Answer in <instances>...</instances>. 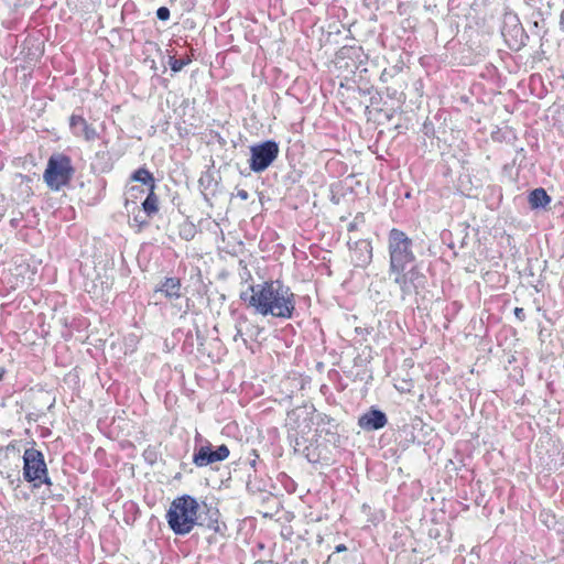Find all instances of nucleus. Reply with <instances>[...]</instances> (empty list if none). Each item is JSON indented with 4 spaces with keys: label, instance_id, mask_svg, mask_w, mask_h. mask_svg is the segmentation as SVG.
<instances>
[{
    "label": "nucleus",
    "instance_id": "f257e3e1",
    "mask_svg": "<svg viewBox=\"0 0 564 564\" xmlns=\"http://www.w3.org/2000/svg\"><path fill=\"white\" fill-rule=\"evenodd\" d=\"M389 275L400 288L402 297L417 293L426 283L413 252V240L401 229L388 234Z\"/></svg>",
    "mask_w": 564,
    "mask_h": 564
},
{
    "label": "nucleus",
    "instance_id": "f03ea898",
    "mask_svg": "<svg viewBox=\"0 0 564 564\" xmlns=\"http://www.w3.org/2000/svg\"><path fill=\"white\" fill-rule=\"evenodd\" d=\"M240 299L263 316L290 319L295 311V294L280 280L251 285Z\"/></svg>",
    "mask_w": 564,
    "mask_h": 564
},
{
    "label": "nucleus",
    "instance_id": "7ed1b4c3",
    "mask_svg": "<svg viewBox=\"0 0 564 564\" xmlns=\"http://www.w3.org/2000/svg\"><path fill=\"white\" fill-rule=\"evenodd\" d=\"M200 505L189 495L176 497L165 514L169 528L175 535H186L197 524Z\"/></svg>",
    "mask_w": 564,
    "mask_h": 564
},
{
    "label": "nucleus",
    "instance_id": "20e7f679",
    "mask_svg": "<svg viewBox=\"0 0 564 564\" xmlns=\"http://www.w3.org/2000/svg\"><path fill=\"white\" fill-rule=\"evenodd\" d=\"M74 172L70 158L56 153L48 158L43 178L50 189L59 191L70 183Z\"/></svg>",
    "mask_w": 564,
    "mask_h": 564
},
{
    "label": "nucleus",
    "instance_id": "39448f33",
    "mask_svg": "<svg viewBox=\"0 0 564 564\" xmlns=\"http://www.w3.org/2000/svg\"><path fill=\"white\" fill-rule=\"evenodd\" d=\"M23 479L33 484L34 488L41 485L52 486L44 455L41 451L30 447L23 453Z\"/></svg>",
    "mask_w": 564,
    "mask_h": 564
},
{
    "label": "nucleus",
    "instance_id": "423d86ee",
    "mask_svg": "<svg viewBox=\"0 0 564 564\" xmlns=\"http://www.w3.org/2000/svg\"><path fill=\"white\" fill-rule=\"evenodd\" d=\"M279 144L274 140H265L250 148L249 167L254 173L265 171L279 155Z\"/></svg>",
    "mask_w": 564,
    "mask_h": 564
},
{
    "label": "nucleus",
    "instance_id": "0eeeda50",
    "mask_svg": "<svg viewBox=\"0 0 564 564\" xmlns=\"http://www.w3.org/2000/svg\"><path fill=\"white\" fill-rule=\"evenodd\" d=\"M198 527L205 528L213 532L209 536H207L208 544L217 543L218 535L223 539L226 538L227 524L220 521V512L216 507H213L207 503H203L200 506L197 517Z\"/></svg>",
    "mask_w": 564,
    "mask_h": 564
},
{
    "label": "nucleus",
    "instance_id": "6e6552de",
    "mask_svg": "<svg viewBox=\"0 0 564 564\" xmlns=\"http://www.w3.org/2000/svg\"><path fill=\"white\" fill-rule=\"evenodd\" d=\"M501 35L503 36L508 46L513 51L521 50L528 40V35L514 13H506L501 28Z\"/></svg>",
    "mask_w": 564,
    "mask_h": 564
},
{
    "label": "nucleus",
    "instance_id": "1a4fd4ad",
    "mask_svg": "<svg viewBox=\"0 0 564 564\" xmlns=\"http://www.w3.org/2000/svg\"><path fill=\"white\" fill-rule=\"evenodd\" d=\"M230 452L227 445L221 444L217 447L207 442L206 445L196 447L193 454V464L196 467H206L213 463L223 462L228 458Z\"/></svg>",
    "mask_w": 564,
    "mask_h": 564
},
{
    "label": "nucleus",
    "instance_id": "9d476101",
    "mask_svg": "<svg viewBox=\"0 0 564 564\" xmlns=\"http://www.w3.org/2000/svg\"><path fill=\"white\" fill-rule=\"evenodd\" d=\"M310 422L316 424V433L322 436H328L327 441L329 443L336 444L339 440L338 435V424L335 419L325 414V413H316L315 415L310 417Z\"/></svg>",
    "mask_w": 564,
    "mask_h": 564
},
{
    "label": "nucleus",
    "instance_id": "9b49d317",
    "mask_svg": "<svg viewBox=\"0 0 564 564\" xmlns=\"http://www.w3.org/2000/svg\"><path fill=\"white\" fill-rule=\"evenodd\" d=\"M387 414L375 406H371L367 412L358 417V426L366 432L381 430L387 425Z\"/></svg>",
    "mask_w": 564,
    "mask_h": 564
},
{
    "label": "nucleus",
    "instance_id": "f8f14e48",
    "mask_svg": "<svg viewBox=\"0 0 564 564\" xmlns=\"http://www.w3.org/2000/svg\"><path fill=\"white\" fill-rule=\"evenodd\" d=\"M69 128L74 135L83 137L86 141H94L98 138L96 129L82 116L72 115L69 118Z\"/></svg>",
    "mask_w": 564,
    "mask_h": 564
},
{
    "label": "nucleus",
    "instance_id": "ddd939ff",
    "mask_svg": "<svg viewBox=\"0 0 564 564\" xmlns=\"http://www.w3.org/2000/svg\"><path fill=\"white\" fill-rule=\"evenodd\" d=\"M350 250L354 252L355 262L357 267H366L372 259V246L366 239H359L352 245L348 242Z\"/></svg>",
    "mask_w": 564,
    "mask_h": 564
},
{
    "label": "nucleus",
    "instance_id": "4468645a",
    "mask_svg": "<svg viewBox=\"0 0 564 564\" xmlns=\"http://www.w3.org/2000/svg\"><path fill=\"white\" fill-rule=\"evenodd\" d=\"M156 293H162L167 300H177L182 296V283L178 278H165L155 289Z\"/></svg>",
    "mask_w": 564,
    "mask_h": 564
},
{
    "label": "nucleus",
    "instance_id": "2eb2a0df",
    "mask_svg": "<svg viewBox=\"0 0 564 564\" xmlns=\"http://www.w3.org/2000/svg\"><path fill=\"white\" fill-rule=\"evenodd\" d=\"M528 202L532 209H544L551 203V197L544 188L538 187L530 192Z\"/></svg>",
    "mask_w": 564,
    "mask_h": 564
},
{
    "label": "nucleus",
    "instance_id": "dca6fc26",
    "mask_svg": "<svg viewBox=\"0 0 564 564\" xmlns=\"http://www.w3.org/2000/svg\"><path fill=\"white\" fill-rule=\"evenodd\" d=\"M131 180L148 186L149 189L155 188V181L153 174L145 167H140L135 170L131 175Z\"/></svg>",
    "mask_w": 564,
    "mask_h": 564
},
{
    "label": "nucleus",
    "instance_id": "f3484780",
    "mask_svg": "<svg viewBox=\"0 0 564 564\" xmlns=\"http://www.w3.org/2000/svg\"><path fill=\"white\" fill-rule=\"evenodd\" d=\"M198 184L205 199H207L208 194H214L216 192L217 182L214 180L213 174L209 172H205L200 175Z\"/></svg>",
    "mask_w": 564,
    "mask_h": 564
},
{
    "label": "nucleus",
    "instance_id": "a211bd4d",
    "mask_svg": "<svg viewBox=\"0 0 564 564\" xmlns=\"http://www.w3.org/2000/svg\"><path fill=\"white\" fill-rule=\"evenodd\" d=\"M142 209L148 217H152L159 210V199L154 188H150L145 199L142 203Z\"/></svg>",
    "mask_w": 564,
    "mask_h": 564
},
{
    "label": "nucleus",
    "instance_id": "6ab92c4d",
    "mask_svg": "<svg viewBox=\"0 0 564 564\" xmlns=\"http://www.w3.org/2000/svg\"><path fill=\"white\" fill-rule=\"evenodd\" d=\"M243 324H246V315L245 314H238L235 317L236 334L234 336V340L237 341L238 338H241L243 344H245V346L247 347L248 346V339H247L245 333L242 332Z\"/></svg>",
    "mask_w": 564,
    "mask_h": 564
},
{
    "label": "nucleus",
    "instance_id": "aec40b11",
    "mask_svg": "<svg viewBox=\"0 0 564 564\" xmlns=\"http://www.w3.org/2000/svg\"><path fill=\"white\" fill-rule=\"evenodd\" d=\"M242 332L245 333L246 337L256 340L260 333L262 332V328L251 323L249 318L246 316V324H243L242 326Z\"/></svg>",
    "mask_w": 564,
    "mask_h": 564
},
{
    "label": "nucleus",
    "instance_id": "412c9836",
    "mask_svg": "<svg viewBox=\"0 0 564 564\" xmlns=\"http://www.w3.org/2000/svg\"><path fill=\"white\" fill-rule=\"evenodd\" d=\"M192 62L189 57L185 58H175L174 56H170V67L174 73L181 72L186 65Z\"/></svg>",
    "mask_w": 564,
    "mask_h": 564
},
{
    "label": "nucleus",
    "instance_id": "4be33fe9",
    "mask_svg": "<svg viewBox=\"0 0 564 564\" xmlns=\"http://www.w3.org/2000/svg\"><path fill=\"white\" fill-rule=\"evenodd\" d=\"M301 415H302V411H300L299 409H294L288 413V417H289L288 425L290 426L291 430H297L301 427L300 424H295V422L292 423V421L299 420L301 417Z\"/></svg>",
    "mask_w": 564,
    "mask_h": 564
},
{
    "label": "nucleus",
    "instance_id": "5701e85b",
    "mask_svg": "<svg viewBox=\"0 0 564 564\" xmlns=\"http://www.w3.org/2000/svg\"><path fill=\"white\" fill-rule=\"evenodd\" d=\"M170 9L167 7H160L156 10V18L161 21H167L170 19Z\"/></svg>",
    "mask_w": 564,
    "mask_h": 564
},
{
    "label": "nucleus",
    "instance_id": "b1692460",
    "mask_svg": "<svg viewBox=\"0 0 564 564\" xmlns=\"http://www.w3.org/2000/svg\"><path fill=\"white\" fill-rule=\"evenodd\" d=\"M259 459V455L257 453L256 449H252L251 453H250V457H249V465L256 469V466H257V462Z\"/></svg>",
    "mask_w": 564,
    "mask_h": 564
},
{
    "label": "nucleus",
    "instance_id": "393cba45",
    "mask_svg": "<svg viewBox=\"0 0 564 564\" xmlns=\"http://www.w3.org/2000/svg\"><path fill=\"white\" fill-rule=\"evenodd\" d=\"M514 316L520 321L523 322L525 319V312L522 307H516L514 308Z\"/></svg>",
    "mask_w": 564,
    "mask_h": 564
},
{
    "label": "nucleus",
    "instance_id": "a878e982",
    "mask_svg": "<svg viewBox=\"0 0 564 564\" xmlns=\"http://www.w3.org/2000/svg\"><path fill=\"white\" fill-rule=\"evenodd\" d=\"M138 193H143V189L140 188L138 185H133L129 188L128 194L131 196H135Z\"/></svg>",
    "mask_w": 564,
    "mask_h": 564
},
{
    "label": "nucleus",
    "instance_id": "bb28decb",
    "mask_svg": "<svg viewBox=\"0 0 564 564\" xmlns=\"http://www.w3.org/2000/svg\"><path fill=\"white\" fill-rule=\"evenodd\" d=\"M237 197H239L242 200H247L249 197V194L246 189H238Z\"/></svg>",
    "mask_w": 564,
    "mask_h": 564
},
{
    "label": "nucleus",
    "instance_id": "cd10ccee",
    "mask_svg": "<svg viewBox=\"0 0 564 564\" xmlns=\"http://www.w3.org/2000/svg\"><path fill=\"white\" fill-rule=\"evenodd\" d=\"M308 416H310V413H306V416L304 417V422L307 421V423L304 425V427L301 431L303 434L306 433V431H308L311 429V426H310L311 422H310V417Z\"/></svg>",
    "mask_w": 564,
    "mask_h": 564
},
{
    "label": "nucleus",
    "instance_id": "c85d7f7f",
    "mask_svg": "<svg viewBox=\"0 0 564 564\" xmlns=\"http://www.w3.org/2000/svg\"><path fill=\"white\" fill-rule=\"evenodd\" d=\"M345 551H347V546L345 544H338L335 547V552L336 553H341V552H345Z\"/></svg>",
    "mask_w": 564,
    "mask_h": 564
},
{
    "label": "nucleus",
    "instance_id": "c756f323",
    "mask_svg": "<svg viewBox=\"0 0 564 564\" xmlns=\"http://www.w3.org/2000/svg\"><path fill=\"white\" fill-rule=\"evenodd\" d=\"M133 220H134V221H137V223H139V224H141V225H142V224H147V220H145V219H143V218H140V216H139V215H135V216L133 217Z\"/></svg>",
    "mask_w": 564,
    "mask_h": 564
},
{
    "label": "nucleus",
    "instance_id": "7c9ffc66",
    "mask_svg": "<svg viewBox=\"0 0 564 564\" xmlns=\"http://www.w3.org/2000/svg\"><path fill=\"white\" fill-rule=\"evenodd\" d=\"M308 449H310V448L306 446V447H305V451H307V453H306L305 455H306L307 460H308V462H311V463H315V462H317V459H315V458H311V454L308 453Z\"/></svg>",
    "mask_w": 564,
    "mask_h": 564
},
{
    "label": "nucleus",
    "instance_id": "2f4dec72",
    "mask_svg": "<svg viewBox=\"0 0 564 564\" xmlns=\"http://www.w3.org/2000/svg\"><path fill=\"white\" fill-rule=\"evenodd\" d=\"M560 25H561L562 30H564V10L561 12Z\"/></svg>",
    "mask_w": 564,
    "mask_h": 564
},
{
    "label": "nucleus",
    "instance_id": "473e14b6",
    "mask_svg": "<svg viewBox=\"0 0 564 564\" xmlns=\"http://www.w3.org/2000/svg\"><path fill=\"white\" fill-rule=\"evenodd\" d=\"M15 449V445L13 443H10L8 446H7V451H14Z\"/></svg>",
    "mask_w": 564,
    "mask_h": 564
},
{
    "label": "nucleus",
    "instance_id": "72a5a7b5",
    "mask_svg": "<svg viewBox=\"0 0 564 564\" xmlns=\"http://www.w3.org/2000/svg\"><path fill=\"white\" fill-rule=\"evenodd\" d=\"M355 228H356V225L355 224H350L348 229H349V231H351V230H355Z\"/></svg>",
    "mask_w": 564,
    "mask_h": 564
},
{
    "label": "nucleus",
    "instance_id": "f704fd0d",
    "mask_svg": "<svg viewBox=\"0 0 564 564\" xmlns=\"http://www.w3.org/2000/svg\"><path fill=\"white\" fill-rule=\"evenodd\" d=\"M183 237H185V239H189L193 235H184Z\"/></svg>",
    "mask_w": 564,
    "mask_h": 564
},
{
    "label": "nucleus",
    "instance_id": "c9c22d12",
    "mask_svg": "<svg viewBox=\"0 0 564 564\" xmlns=\"http://www.w3.org/2000/svg\"><path fill=\"white\" fill-rule=\"evenodd\" d=\"M192 231H193V229L189 228V231H186V235H193Z\"/></svg>",
    "mask_w": 564,
    "mask_h": 564
},
{
    "label": "nucleus",
    "instance_id": "e433bc0d",
    "mask_svg": "<svg viewBox=\"0 0 564 564\" xmlns=\"http://www.w3.org/2000/svg\"><path fill=\"white\" fill-rule=\"evenodd\" d=\"M3 378V370L0 371V380Z\"/></svg>",
    "mask_w": 564,
    "mask_h": 564
},
{
    "label": "nucleus",
    "instance_id": "4c0bfd02",
    "mask_svg": "<svg viewBox=\"0 0 564 564\" xmlns=\"http://www.w3.org/2000/svg\"><path fill=\"white\" fill-rule=\"evenodd\" d=\"M381 77H383V79H387V76H384V73H381Z\"/></svg>",
    "mask_w": 564,
    "mask_h": 564
},
{
    "label": "nucleus",
    "instance_id": "58836bf2",
    "mask_svg": "<svg viewBox=\"0 0 564 564\" xmlns=\"http://www.w3.org/2000/svg\"><path fill=\"white\" fill-rule=\"evenodd\" d=\"M381 77H383V79H387V76H384V73H381Z\"/></svg>",
    "mask_w": 564,
    "mask_h": 564
}]
</instances>
